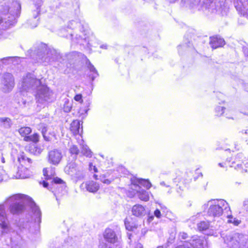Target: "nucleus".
<instances>
[{"label":"nucleus","instance_id":"nucleus-1","mask_svg":"<svg viewBox=\"0 0 248 248\" xmlns=\"http://www.w3.org/2000/svg\"><path fill=\"white\" fill-rule=\"evenodd\" d=\"M7 202L10 203L9 210L12 214L18 215L22 213L25 210V204L29 202L34 217V221L38 225L41 222V212L35 203L29 196L17 194L9 197Z\"/></svg>","mask_w":248,"mask_h":248},{"label":"nucleus","instance_id":"nucleus-2","mask_svg":"<svg viewBox=\"0 0 248 248\" xmlns=\"http://www.w3.org/2000/svg\"><path fill=\"white\" fill-rule=\"evenodd\" d=\"M21 4L18 1H14L10 7L5 6L1 11L2 16H0V25L4 29L13 26L16 23V18L20 14Z\"/></svg>","mask_w":248,"mask_h":248},{"label":"nucleus","instance_id":"nucleus-3","mask_svg":"<svg viewBox=\"0 0 248 248\" xmlns=\"http://www.w3.org/2000/svg\"><path fill=\"white\" fill-rule=\"evenodd\" d=\"M31 56L36 62L43 63L45 65L59 61L62 58L61 54L55 49L47 48L45 44H41L37 49L34 50Z\"/></svg>","mask_w":248,"mask_h":248},{"label":"nucleus","instance_id":"nucleus-4","mask_svg":"<svg viewBox=\"0 0 248 248\" xmlns=\"http://www.w3.org/2000/svg\"><path fill=\"white\" fill-rule=\"evenodd\" d=\"M208 205L209 206L207 210V215L214 218L219 217L224 213L231 211L229 204L222 199L209 201Z\"/></svg>","mask_w":248,"mask_h":248},{"label":"nucleus","instance_id":"nucleus-5","mask_svg":"<svg viewBox=\"0 0 248 248\" xmlns=\"http://www.w3.org/2000/svg\"><path fill=\"white\" fill-rule=\"evenodd\" d=\"M43 174L45 177L46 180L50 181V183L48 182L43 181L42 183L43 186L47 188L49 190H51V186H54L55 185L59 184H63L64 182L61 178L55 177L56 175L54 170L52 168H44L43 170Z\"/></svg>","mask_w":248,"mask_h":248},{"label":"nucleus","instance_id":"nucleus-6","mask_svg":"<svg viewBox=\"0 0 248 248\" xmlns=\"http://www.w3.org/2000/svg\"><path fill=\"white\" fill-rule=\"evenodd\" d=\"M246 237L238 233H234L226 236L224 241L230 248H241L246 243Z\"/></svg>","mask_w":248,"mask_h":248},{"label":"nucleus","instance_id":"nucleus-7","mask_svg":"<svg viewBox=\"0 0 248 248\" xmlns=\"http://www.w3.org/2000/svg\"><path fill=\"white\" fill-rule=\"evenodd\" d=\"M55 99L53 93L46 86L42 85L38 88L36 94L37 102L44 103L45 102H50Z\"/></svg>","mask_w":248,"mask_h":248},{"label":"nucleus","instance_id":"nucleus-8","mask_svg":"<svg viewBox=\"0 0 248 248\" xmlns=\"http://www.w3.org/2000/svg\"><path fill=\"white\" fill-rule=\"evenodd\" d=\"M41 85V80L37 79L33 74L29 73L23 77L22 86L24 90L36 89Z\"/></svg>","mask_w":248,"mask_h":248},{"label":"nucleus","instance_id":"nucleus-9","mask_svg":"<svg viewBox=\"0 0 248 248\" xmlns=\"http://www.w3.org/2000/svg\"><path fill=\"white\" fill-rule=\"evenodd\" d=\"M15 86V79L13 75L9 73H5L0 81V89L4 93L12 91Z\"/></svg>","mask_w":248,"mask_h":248},{"label":"nucleus","instance_id":"nucleus-10","mask_svg":"<svg viewBox=\"0 0 248 248\" xmlns=\"http://www.w3.org/2000/svg\"><path fill=\"white\" fill-rule=\"evenodd\" d=\"M248 160V156L244 155L243 153H238L232 161L231 167H233L235 170L240 171L241 172H247V170L243 169L242 164H243L246 167H248V163L247 162Z\"/></svg>","mask_w":248,"mask_h":248},{"label":"nucleus","instance_id":"nucleus-11","mask_svg":"<svg viewBox=\"0 0 248 248\" xmlns=\"http://www.w3.org/2000/svg\"><path fill=\"white\" fill-rule=\"evenodd\" d=\"M62 158L61 150L57 149H54L48 152L47 161L54 166H58Z\"/></svg>","mask_w":248,"mask_h":248},{"label":"nucleus","instance_id":"nucleus-12","mask_svg":"<svg viewBox=\"0 0 248 248\" xmlns=\"http://www.w3.org/2000/svg\"><path fill=\"white\" fill-rule=\"evenodd\" d=\"M34 2V6L35 9L32 10V14L33 19H30L28 20V23L30 24L31 28H33L38 25V19H37V17L40 14V7L42 5L43 1L42 0H33Z\"/></svg>","mask_w":248,"mask_h":248},{"label":"nucleus","instance_id":"nucleus-13","mask_svg":"<svg viewBox=\"0 0 248 248\" xmlns=\"http://www.w3.org/2000/svg\"><path fill=\"white\" fill-rule=\"evenodd\" d=\"M104 239L110 244H115L118 241V234L110 228H107L103 233Z\"/></svg>","mask_w":248,"mask_h":248},{"label":"nucleus","instance_id":"nucleus-14","mask_svg":"<svg viewBox=\"0 0 248 248\" xmlns=\"http://www.w3.org/2000/svg\"><path fill=\"white\" fill-rule=\"evenodd\" d=\"M40 129H41L44 139L46 141H51L55 136L53 130L50 127L47 126L45 124H41Z\"/></svg>","mask_w":248,"mask_h":248},{"label":"nucleus","instance_id":"nucleus-15","mask_svg":"<svg viewBox=\"0 0 248 248\" xmlns=\"http://www.w3.org/2000/svg\"><path fill=\"white\" fill-rule=\"evenodd\" d=\"M225 41L223 38L218 36H214L210 37L209 44L213 49H216L222 47L225 45Z\"/></svg>","mask_w":248,"mask_h":248},{"label":"nucleus","instance_id":"nucleus-16","mask_svg":"<svg viewBox=\"0 0 248 248\" xmlns=\"http://www.w3.org/2000/svg\"><path fill=\"white\" fill-rule=\"evenodd\" d=\"M133 215L138 217H142L146 214V211L144 206L140 204H136L132 208Z\"/></svg>","mask_w":248,"mask_h":248},{"label":"nucleus","instance_id":"nucleus-17","mask_svg":"<svg viewBox=\"0 0 248 248\" xmlns=\"http://www.w3.org/2000/svg\"><path fill=\"white\" fill-rule=\"evenodd\" d=\"M0 225L3 229H7L8 227V221L3 205H0Z\"/></svg>","mask_w":248,"mask_h":248},{"label":"nucleus","instance_id":"nucleus-18","mask_svg":"<svg viewBox=\"0 0 248 248\" xmlns=\"http://www.w3.org/2000/svg\"><path fill=\"white\" fill-rule=\"evenodd\" d=\"M84 185L86 190L90 192L95 193L99 188V184L93 181L87 182L85 184L83 183L81 186H83Z\"/></svg>","mask_w":248,"mask_h":248},{"label":"nucleus","instance_id":"nucleus-19","mask_svg":"<svg viewBox=\"0 0 248 248\" xmlns=\"http://www.w3.org/2000/svg\"><path fill=\"white\" fill-rule=\"evenodd\" d=\"M65 31V29H63V30H61V32L62 34V35H61L62 36L65 37L66 38H70L72 40H75V42L77 43H80V40L83 39V40H86V37L85 36H84V37H83L81 36L80 35H78V34H76V36H75V37L74 38L73 37L74 34H73V33L71 31H70L68 33V34H66L65 35L64 34H62ZM85 35H86V34H84V36H85Z\"/></svg>","mask_w":248,"mask_h":248},{"label":"nucleus","instance_id":"nucleus-20","mask_svg":"<svg viewBox=\"0 0 248 248\" xmlns=\"http://www.w3.org/2000/svg\"><path fill=\"white\" fill-rule=\"evenodd\" d=\"M78 168L77 165L75 162H70L68 163L64 168V172L70 175H74L76 172V169Z\"/></svg>","mask_w":248,"mask_h":248},{"label":"nucleus","instance_id":"nucleus-21","mask_svg":"<svg viewBox=\"0 0 248 248\" xmlns=\"http://www.w3.org/2000/svg\"><path fill=\"white\" fill-rule=\"evenodd\" d=\"M134 186H135L136 187H138L137 191L139 198L141 200L147 201L149 200L148 192L143 189H140V186H138L137 184H134Z\"/></svg>","mask_w":248,"mask_h":248},{"label":"nucleus","instance_id":"nucleus-22","mask_svg":"<svg viewBox=\"0 0 248 248\" xmlns=\"http://www.w3.org/2000/svg\"><path fill=\"white\" fill-rule=\"evenodd\" d=\"M70 130L74 135L80 134V122L78 120L73 121L70 125Z\"/></svg>","mask_w":248,"mask_h":248},{"label":"nucleus","instance_id":"nucleus-23","mask_svg":"<svg viewBox=\"0 0 248 248\" xmlns=\"http://www.w3.org/2000/svg\"><path fill=\"white\" fill-rule=\"evenodd\" d=\"M88 68L89 69L91 74L89 75V77L91 78L92 81H93L94 79L98 76V72L96 70L94 66L89 61V64L88 65Z\"/></svg>","mask_w":248,"mask_h":248},{"label":"nucleus","instance_id":"nucleus-24","mask_svg":"<svg viewBox=\"0 0 248 248\" xmlns=\"http://www.w3.org/2000/svg\"><path fill=\"white\" fill-rule=\"evenodd\" d=\"M236 9L243 16H248V6H245L243 4L241 5H238L235 6Z\"/></svg>","mask_w":248,"mask_h":248},{"label":"nucleus","instance_id":"nucleus-25","mask_svg":"<svg viewBox=\"0 0 248 248\" xmlns=\"http://www.w3.org/2000/svg\"><path fill=\"white\" fill-rule=\"evenodd\" d=\"M84 176L85 174L83 170L78 167L76 169V172L74 175L72 176V177L75 178L77 180H79L83 179Z\"/></svg>","mask_w":248,"mask_h":248},{"label":"nucleus","instance_id":"nucleus-26","mask_svg":"<svg viewBox=\"0 0 248 248\" xmlns=\"http://www.w3.org/2000/svg\"><path fill=\"white\" fill-rule=\"evenodd\" d=\"M39 135L37 133H34L32 135L25 136L24 138V140L26 141H32L36 143L39 141Z\"/></svg>","mask_w":248,"mask_h":248},{"label":"nucleus","instance_id":"nucleus-27","mask_svg":"<svg viewBox=\"0 0 248 248\" xmlns=\"http://www.w3.org/2000/svg\"><path fill=\"white\" fill-rule=\"evenodd\" d=\"M80 146L81 149V152L84 155H85L87 157L92 156V153L86 145H80Z\"/></svg>","mask_w":248,"mask_h":248},{"label":"nucleus","instance_id":"nucleus-28","mask_svg":"<svg viewBox=\"0 0 248 248\" xmlns=\"http://www.w3.org/2000/svg\"><path fill=\"white\" fill-rule=\"evenodd\" d=\"M31 132V130L29 127H23L18 129V132L20 135L25 137V136H28V135L30 134Z\"/></svg>","mask_w":248,"mask_h":248},{"label":"nucleus","instance_id":"nucleus-29","mask_svg":"<svg viewBox=\"0 0 248 248\" xmlns=\"http://www.w3.org/2000/svg\"><path fill=\"white\" fill-rule=\"evenodd\" d=\"M72 108V102L70 101L68 99H65L63 105V109L64 112H69Z\"/></svg>","mask_w":248,"mask_h":248},{"label":"nucleus","instance_id":"nucleus-30","mask_svg":"<svg viewBox=\"0 0 248 248\" xmlns=\"http://www.w3.org/2000/svg\"><path fill=\"white\" fill-rule=\"evenodd\" d=\"M0 121L3 123V126L5 128H10L12 125L11 120L9 118H1Z\"/></svg>","mask_w":248,"mask_h":248},{"label":"nucleus","instance_id":"nucleus-31","mask_svg":"<svg viewBox=\"0 0 248 248\" xmlns=\"http://www.w3.org/2000/svg\"><path fill=\"white\" fill-rule=\"evenodd\" d=\"M198 228L200 231H205L208 229L209 223L206 221H202L198 224Z\"/></svg>","mask_w":248,"mask_h":248},{"label":"nucleus","instance_id":"nucleus-32","mask_svg":"<svg viewBox=\"0 0 248 248\" xmlns=\"http://www.w3.org/2000/svg\"><path fill=\"white\" fill-rule=\"evenodd\" d=\"M69 152L71 154L77 156L79 153V150L78 146L75 145H72L69 148Z\"/></svg>","mask_w":248,"mask_h":248},{"label":"nucleus","instance_id":"nucleus-33","mask_svg":"<svg viewBox=\"0 0 248 248\" xmlns=\"http://www.w3.org/2000/svg\"><path fill=\"white\" fill-rule=\"evenodd\" d=\"M138 181L139 184L143 185L147 189L150 188L151 186V184L148 181L141 179L138 180Z\"/></svg>","mask_w":248,"mask_h":248},{"label":"nucleus","instance_id":"nucleus-34","mask_svg":"<svg viewBox=\"0 0 248 248\" xmlns=\"http://www.w3.org/2000/svg\"><path fill=\"white\" fill-rule=\"evenodd\" d=\"M18 161L21 163L22 161H28L29 163L31 162V160L30 158L27 157L25 154L22 153L18 157Z\"/></svg>","mask_w":248,"mask_h":248},{"label":"nucleus","instance_id":"nucleus-35","mask_svg":"<svg viewBox=\"0 0 248 248\" xmlns=\"http://www.w3.org/2000/svg\"><path fill=\"white\" fill-rule=\"evenodd\" d=\"M225 109V108L223 107H217L215 108L216 115L218 116H221L224 113Z\"/></svg>","mask_w":248,"mask_h":248},{"label":"nucleus","instance_id":"nucleus-36","mask_svg":"<svg viewBox=\"0 0 248 248\" xmlns=\"http://www.w3.org/2000/svg\"><path fill=\"white\" fill-rule=\"evenodd\" d=\"M191 43L189 41H187L185 44L179 45L178 46V49L179 53L181 52V49H186L187 47L190 46Z\"/></svg>","mask_w":248,"mask_h":248},{"label":"nucleus","instance_id":"nucleus-37","mask_svg":"<svg viewBox=\"0 0 248 248\" xmlns=\"http://www.w3.org/2000/svg\"><path fill=\"white\" fill-rule=\"evenodd\" d=\"M176 248H192L190 247V244L188 242L185 241L182 245L178 246Z\"/></svg>","mask_w":248,"mask_h":248},{"label":"nucleus","instance_id":"nucleus-38","mask_svg":"<svg viewBox=\"0 0 248 248\" xmlns=\"http://www.w3.org/2000/svg\"><path fill=\"white\" fill-rule=\"evenodd\" d=\"M188 238V235L185 232H180L179 234V239L180 240H185Z\"/></svg>","mask_w":248,"mask_h":248},{"label":"nucleus","instance_id":"nucleus-39","mask_svg":"<svg viewBox=\"0 0 248 248\" xmlns=\"http://www.w3.org/2000/svg\"><path fill=\"white\" fill-rule=\"evenodd\" d=\"M74 25H77V26H78L80 25V23L78 22L77 21L72 20L69 22L68 27L69 28H72L73 27H75Z\"/></svg>","mask_w":248,"mask_h":248},{"label":"nucleus","instance_id":"nucleus-40","mask_svg":"<svg viewBox=\"0 0 248 248\" xmlns=\"http://www.w3.org/2000/svg\"><path fill=\"white\" fill-rule=\"evenodd\" d=\"M99 248H112L111 245L108 244L104 242L100 243Z\"/></svg>","mask_w":248,"mask_h":248},{"label":"nucleus","instance_id":"nucleus-41","mask_svg":"<svg viewBox=\"0 0 248 248\" xmlns=\"http://www.w3.org/2000/svg\"><path fill=\"white\" fill-rule=\"evenodd\" d=\"M82 96L81 94H78L75 95V96L74 97V99L76 101L81 103L82 102Z\"/></svg>","mask_w":248,"mask_h":248},{"label":"nucleus","instance_id":"nucleus-42","mask_svg":"<svg viewBox=\"0 0 248 248\" xmlns=\"http://www.w3.org/2000/svg\"><path fill=\"white\" fill-rule=\"evenodd\" d=\"M154 215L157 218H160L161 217V214L160 210L159 209H156L154 211Z\"/></svg>","mask_w":248,"mask_h":248},{"label":"nucleus","instance_id":"nucleus-43","mask_svg":"<svg viewBox=\"0 0 248 248\" xmlns=\"http://www.w3.org/2000/svg\"><path fill=\"white\" fill-rule=\"evenodd\" d=\"M242 131L239 132L240 136L243 139L245 140L246 141H247L248 138V133L247 134H244L243 135L242 134Z\"/></svg>","mask_w":248,"mask_h":248},{"label":"nucleus","instance_id":"nucleus-44","mask_svg":"<svg viewBox=\"0 0 248 248\" xmlns=\"http://www.w3.org/2000/svg\"><path fill=\"white\" fill-rule=\"evenodd\" d=\"M243 206L244 209L248 212V199L246 200L243 202Z\"/></svg>","mask_w":248,"mask_h":248},{"label":"nucleus","instance_id":"nucleus-45","mask_svg":"<svg viewBox=\"0 0 248 248\" xmlns=\"http://www.w3.org/2000/svg\"><path fill=\"white\" fill-rule=\"evenodd\" d=\"M89 169L91 170H93L94 172H97V169L96 167L95 166H93L92 163H90L89 164Z\"/></svg>","mask_w":248,"mask_h":248},{"label":"nucleus","instance_id":"nucleus-46","mask_svg":"<svg viewBox=\"0 0 248 248\" xmlns=\"http://www.w3.org/2000/svg\"><path fill=\"white\" fill-rule=\"evenodd\" d=\"M179 186V187H177V193H178V194L179 195H181V193H182V191L183 190V188L182 187V186L179 185H177V186Z\"/></svg>","mask_w":248,"mask_h":248},{"label":"nucleus","instance_id":"nucleus-47","mask_svg":"<svg viewBox=\"0 0 248 248\" xmlns=\"http://www.w3.org/2000/svg\"><path fill=\"white\" fill-rule=\"evenodd\" d=\"M243 50L245 55L246 57H248V47L244 46L243 47Z\"/></svg>","mask_w":248,"mask_h":248},{"label":"nucleus","instance_id":"nucleus-48","mask_svg":"<svg viewBox=\"0 0 248 248\" xmlns=\"http://www.w3.org/2000/svg\"><path fill=\"white\" fill-rule=\"evenodd\" d=\"M113 180V179L109 180V179H104V180H103V183L107 185H109L110 184V183Z\"/></svg>","mask_w":248,"mask_h":248},{"label":"nucleus","instance_id":"nucleus-49","mask_svg":"<svg viewBox=\"0 0 248 248\" xmlns=\"http://www.w3.org/2000/svg\"><path fill=\"white\" fill-rule=\"evenodd\" d=\"M106 177V175H100L99 179L103 183V180H104V179H106L105 178Z\"/></svg>","mask_w":248,"mask_h":248},{"label":"nucleus","instance_id":"nucleus-50","mask_svg":"<svg viewBox=\"0 0 248 248\" xmlns=\"http://www.w3.org/2000/svg\"><path fill=\"white\" fill-rule=\"evenodd\" d=\"M135 248H143V246L141 244L138 243L136 245Z\"/></svg>","mask_w":248,"mask_h":248},{"label":"nucleus","instance_id":"nucleus-51","mask_svg":"<svg viewBox=\"0 0 248 248\" xmlns=\"http://www.w3.org/2000/svg\"><path fill=\"white\" fill-rule=\"evenodd\" d=\"M160 185L162 186H166L167 187H170V186L166 184V183L164 181L161 182L160 183Z\"/></svg>","mask_w":248,"mask_h":248},{"label":"nucleus","instance_id":"nucleus-52","mask_svg":"<svg viewBox=\"0 0 248 248\" xmlns=\"http://www.w3.org/2000/svg\"><path fill=\"white\" fill-rule=\"evenodd\" d=\"M16 177L17 178H21V179H24L25 178V177H24V176L21 175V174H19L18 175H17Z\"/></svg>","mask_w":248,"mask_h":248},{"label":"nucleus","instance_id":"nucleus-53","mask_svg":"<svg viewBox=\"0 0 248 248\" xmlns=\"http://www.w3.org/2000/svg\"><path fill=\"white\" fill-rule=\"evenodd\" d=\"M241 133H242V134L243 135L244 134H248V130H242Z\"/></svg>","mask_w":248,"mask_h":248},{"label":"nucleus","instance_id":"nucleus-54","mask_svg":"<svg viewBox=\"0 0 248 248\" xmlns=\"http://www.w3.org/2000/svg\"><path fill=\"white\" fill-rule=\"evenodd\" d=\"M100 47L102 48L107 49V46L106 45H102L100 46Z\"/></svg>","mask_w":248,"mask_h":248},{"label":"nucleus","instance_id":"nucleus-55","mask_svg":"<svg viewBox=\"0 0 248 248\" xmlns=\"http://www.w3.org/2000/svg\"><path fill=\"white\" fill-rule=\"evenodd\" d=\"M153 219H154V217L153 216H150L149 217L148 220H149V221L150 222V221H152L153 220Z\"/></svg>","mask_w":248,"mask_h":248},{"label":"nucleus","instance_id":"nucleus-56","mask_svg":"<svg viewBox=\"0 0 248 248\" xmlns=\"http://www.w3.org/2000/svg\"><path fill=\"white\" fill-rule=\"evenodd\" d=\"M91 104V101L90 100H88L86 103V106L87 107H89Z\"/></svg>","mask_w":248,"mask_h":248},{"label":"nucleus","instance_id":"nucleus-57","mask_svg":"<svg viewBox=\"0 0 248 248\" xmlns=\"http://www.w3.org/2000/svg\"><path fill=\"white\" fill-rule=\"evenodd\" d=\"M93 177L96 180L99 179V178H97L98 176L96 174H94Z\"/></svg>","mask_w":248,"mask_h":248},{"label":"nucleus","instance_id":"nucleus-58","mask_svg":"<svg viewBox=\"0 0 248 248\" xmlns=\"http://www.w3.org/2000/svg\"><path fill=\"white\" fill-rule=\"evenodd\" d=\"M218 165L220 167H224V165L223 164V163H219L218 164Z\"/></svg>","mask_w":248,"mask_h":248},{"label":"nucleus","instance_id":"nucleus-59","mask_svg":"<svg viewBox=\"0 0 248 248\" xmlns=\"http://www.w3.org/2000/svg\"><path fill=\"white\" fill-rule=\"evenodd\" d=\"M156 248H163V246H160L157 247Z\"/></svg>","mask_w":248,"mask_h":248},{"label":"nucleus","instance_id":"nucleus-60","mask_svg":"<svg viewBox=\"0 0 248 248\" xmlns=\"http://www.w3.org/2000/svg\"><path fill=\"white\" fill-rule=\"evenodd\" d=\"M125 226H126V228L127 229V230H129V228H128L127 225H126V222H125Z\"/></svg>","mask_w":248,"mask_h":248},{"label":"nucleus","instance_id":"nucleus-61","mask_svg":"<svg viewBox=\"0 0 248 248\" xmlns=\"http://www.w3.org/2000/svg\"><path fill=\"white\" fill-rule=\"evenodd\" d=\"M89 110V108L86 109L85 110V112H86V113H87V111H88Z\"/></svg>","mask_w":248,"mask_h":248},{"label":"nucleus","instance_id":"nucleus-62","mask_svg":"<svg viewBox=\"0 0 248 248\" xmlns=\"http://www.w3.org/2000/svg\"><path fill=\"white\" fill-rule=\"evenodd\" d=\"M168 193H169V194L171 193V190H169V191H168Z\"/></svg>","mask_w":248,"mask_h":248},{"label":"nucleus","instance_id":"nucleus-63","mask_svg":"<svg viewBox=\"0 0 248 248\" xmlns=\"http://www.w3.org/2000/svg\"><path fill=\"white\" fill-rule=\"evenodd\" d=\"M235 184H238V185H239V184H240V183H238V182H235Z\"/></svg>","mask_w":248,"mask_h":248},{"label":"nucleus","instance_id":"nucleus-64","mask_svg":"<svg viewBox=\"0 0 248 248\" xmlns=\"http://www.w3.org/2000/svg\"><path fill=\"white\" fill-rule=\"evenodd\" d=\"M191 179H189V180L188 181V182H187V183H188H188H189V182L191 181Z\"/></svg>","mask_w":248,"mask_h":248}]
</instances>
